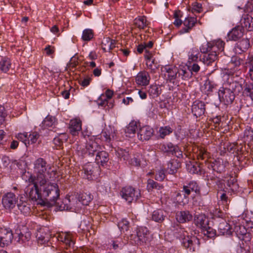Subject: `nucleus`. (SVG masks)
<instances>
[{
    "mask_svg": "<svg viewBox=\"0 0 253 253\" xmlns=\"http://www.w3.org/2000/svg\"><path fill=\"white\" fill-rule=\"evenodd\" d=\"M34 171L36 175L28 178L29 184L25 190L27 195L33 201L56 202L59 197L60 190L58 185L49 182V179L55 177L56 170L44 159L39 158L34 162Z\"/></svg>",
    "mask_w": 253,
    "mask_h": 253,
    "instance_id": "1",
    "label": "nucleus"
},
{
    "mask_svg": "<svg viewBox=\"0 0 253 253\" xmlns=\"http://www.w3.org/2000/svg\"><path fill=\"white\" fill-rule=\"evenodd\" d=\"M225 42L218 39L203 44L200 47V52L204 53L202 58V62L207 65H211L218 58L219 53L223 51Z\"/></svg>",
    "mask_w": 253,
    "mask_h": 253,
    "instance_id": "2",
    "label": "nucleus"
},
{
    "mask_svg": "<svg viewBox=\"0 0 253 253\" xmlns=\"http://www.w3.org/2000/svg\"><path fill=\"white\" fill-rule=\"evenodd\" d=\"M162 71L164 73L166 80L170 83H174V81L181 79L186 80L190 78L189 72L183 69H178L175 66H166Z\"/></svg>",
    "mask_w": 253,
    "mask_h": 253,
    "instance_id": "3",
    "label": "nucleus"
},
{
    "mask_svg": "<svg viewBox=\"0 0 253 253\" xmlns=\"http://www.w3.org/2000/svg\"><path fill=\"white\" fill-rule=\"evenodd\" d=\"M176 238L181 240V243L190 252H194L196 245L199 242L197 237L194 236H189L188 232L184 228L178 227L174 233Z\"/></svg>",
    "mask_w": 253,
    "mask_h": 253,
    "instance_id": "4",
    "label": "nucleus"
},
{
    "mask_svg": "<svg viewBox=\"0 0 253 253\" xmlns=\"http://www.w3.org/2000/svg\"><path fill=\"white\" fill-rule=\"evenodd\" d=\"M80 172L84 178L92 180L100 174V169L99 166L88 163L84 166Z\"/></svg>",
    "mask_w": 253,
    "mask_h": 253,
    "instance_id": "5",
    "label": "nucleus"
},
{
    "mask_svg": "<svg viewBox=\"0 0 253 253\" xmlns=\"http://www.w3.org/2000/svg\"><path fill=\"white\" fill-rule=\"evenodd\" d=\"M130 240H133L137 245H142L146 243L150 240V232L145 227H138L136 229V235L131 234Z\"/></svg>",
    "mask_w": 253,
    "mask_h": 253,
    "instance_id": "6",
    "label": "nucleus"
},
{
    "mask_svg": "<svg viewBox=\"0 0 253 253\" xmlns=\"http://www.w3.org/2000/svg\"><path fill=\"white\" fill-rule=\"evenodd\" d=\"M238 228L241 229H243V231H240V233L244 236V238L239 243V246L237 249V253H250V235L249 233L244 232L245 228L244 226H235V231L237 233L238 232Z\"/></svg>",
    "mask_w": 253,
    "mask_h": 253,
    "instance_id": "7",
    "label": "nucleus"
},
{
    "mask_svg": "<svg viewBox=\"0 0 253 253\" xmlns=\"http://www.w3.org/2000/svg\"><path fill=\"white\" fill-rule=\"evenodd\" d=\"M121 195L123 198L129 204L136 201L141 196L139 190L131 186L123 188L121 191Z\"/></svg>",
    "mask_w": 253,
    "mask_h": 253,
    "instance_id": "8",
    "label": "nucleus"
},
{
    "mask_svg": "<svg viewBox=\"0 0 253 253\" xmlns=\"http://www.w3.org/2000/svg\"><path fill=\"white\" fill-rule=\"evenodd\" d=\"M62 210H70L72 211L78 212L82 209L81 203L79 202L77 198L72 197H66L63 202V204L60 206Z\"/></svg>",
    "mask_w": 253,
    "mask_h": 253,
    "instance_id": "9",
    "label": "nucleus"
},
{
    "mask_svg": "<svg viewBox=\"0 0 253 253\" xmlns=\"http://www.w3.org/2000/svg\"><path fill=\"white\" fill-rule=\"evenodd\" d=\"M218 93L220 102L226 105L232 103L235 99V94L228 86L221 87Z\"/></svg>",
    "mask_w": 253,
    "mask_h": 253,
    "instance_id": "10",
    "label": "nucleus"
},
{
    "mask_svg": "<svg viewBox=\"0 0 253 253\" xmlns=\"http://www.w3.org/2000/svg\"><path fill=\"white\" fill-rule=\"evenodd\" d=\"M18 199V197L14 193L11 192H7L2 196V205L5 209L11 210L15 207Z\"/></svg>",
    "mask_w": 253,
    "mask_h": 253,
    "instance_id": "11",
    "label": "nucleus"
},
{
    "mask_svg": "<svg viewBox=\"0 0 253 253\" xmlns=\"http://www.w3.org/2000/svg\"><path fill=\"white\" fill-rule=\"evenodd\" d=\"M229 166L227 161L219 158L208 164V168L211 169L213 171L219 173L224 172Z\"/></svg>",
    "mask_w": 253,
    "mask_h": 253,
    "instance_id": "12",
    "label": "nucleus"
},
{
    "mask_svg": "<svg viewBox=\"0 0 253 253\" xmlns=\"http://www.w3.org/2000/svg\"><path fill=\"white\" fill-rule=\"evenodd\" d=\"M13 233L9 228L0 229V247L9 245L13 239Z\"/></svg>",
    "mask_w": 253,
    "mask_h": 253,
    "instance_id": "13",
    "label": "nucleus"
},
{
    "mask_svg": "<svg viewBox=\"0 0 253 253\" xmlns=\"http://www.w3.org/2000/svg\"><path fill=\"white\" fill-rule=\"evenodd\" d=\"M99 140L97 138H91L87 141L85 149L86 154L90 156H93L101 150V146L98 143Z\"/></svg>",
    "mask_w": 253,
    "mask_h": 253,
    "instance_id": "14",
    "label": "nucleus"
},
{
    "mask_svg": "<svg viewBox=\"0 0 253 253\" xmlns=\"http://www.w3.org/2000/svg\"><path fill=\"white\" fill-rule=\"evenodd\" d=\"M55 237L58 241L64 243L69 247H73L75 244V235L70 232L57 233Z\"/></svg>",
    "mask_w": 253,
    "mask_h": 253,
    "instance_id": "15",
    "label": "nucleus"
},
{
    "mask_svg": "<svg viewBox=\"0 0 253 253\" xmlns=\"http://www.w3.org/2000/svg\"><path fill=\"white\" fill-rule=\"evenodd\" d=\"M36 237L39 244L48 246L51 238L50 232L46 227L41 228L38 230Z\"/></svg>",
    "mask_w": 253,
    "mask_h": 253,
    "instance_id": "16",
    "label": "nucleus"
},
{
    "mask_svg": "<svg viewBox=\"0 0 253 253\" xmlns=\"http://www.w3.org/2000/svg\"><path fill=\"white\" fill-rule=\"evenodd\" d=\"M153 129L149 126H145L139 128L138 138L141 141L148 140L154 134Z\"/></svg>",
    "mask_w": 253,
    "mask_h": 253,
    "instance_id": "17",
    "label": "nucleus"
},
{
    "mask_svg": "<svg viewBox=\"0 0 253 253\" xmlns=\"http://www.w3.org/2000/svg\"><path fill=\"white\" fill-rule=\"evenodd\" d=\"M192 112L196 117H200L205 114L206 108L205 104L204 102L196 100L192 106Z\"/></svg>",
    "mask_w": 253,
    "mask_h": 253,
    "instance_id": "18",
    "label": "nucleus"
},
{
    "mask_svg": "<svg viewBox=\"0 0 253 253\" xmlns=\"http://www.w3.org/2000/svg\"><path fill=\"white\" fill-rule=\"evenodd\" d=\"M136 84L141 86H146L149 84L151 79L149 73L145 71L139 72L135 77Z\"/></svg>",
    "mask_w": 253,
    "mask_h": 253,
    "instance_id": "19",
    "label": "nucleus"
},
{
    "mask_svg": "<svg viewBox=\"0 0 253 253\" xmlns=\"http://www.w3.org/2000/svg\"><path fill=\"white\" fill-rule=\"evenodd\" d=\"M162 150L165 153L174 155L177 158H180L182 156V152L178 146L173 145L171 143H169L162 146Z\"/></svg>",
    "mask_w": 253,
    "mask_h": 253,
    "instance_id": "20",
    "label": "nucleus"
},
{
    "mask_svg": "<svg viewBox=\"0 0 253 253\" xmlns=\"http://www.w3.org/2000/svg\"><path fill=\"white\" fill-rule=\"evenodd\" d=\"M197 19L194 17H188L186 18L183 23L184 27L182 28L179 33L180 34L189 33L196 23Z\"/></svg>",
    "mask_w": 253,
    "mask_h": 253,
    "instance_id": "21",
    "label": "nucleus"
},
{
    "mask_svg": "<svg viewBox=\"0 0 253 253\" xmlns=\"http://www.w3.org/2000/svg\"><path fill=\"white\" fill-rule=\"evenodd\" d=\"M69 129L73 135H76L82 130V121L79 119L71 120L70 122Z\"/></svg>",
    "mask_w": 253,
    "mask_h": 253,
    "instance_id": "22",
    "label": "nucleus"
},
{
    "mask_svg": "<svg viewBox=\"0 0 253 253\" xmlns=\"http://www.w3.org/2000/svg\"><path fill=\"white\" fill-rule=\"evenodd\" d=\"M109 160V154L105 151L100 150L96 154L95 160L97 165H100L103 166L107 164Z\"/></svg>",
    "mask_w": 253,
    "mask_h": 253,
    "instance_id": "23",
    "label": "nucleus"
},
{
    "mask_svg": "<svg viewBox=\"0 0 253 253\" xmlns=\"http://www.w3.org/2000/svg\"><path fill=\"white\" fill-rule=\"evenodd\" d=\"M188 57L187 63L202 61L199 50L197 47L190 49L188 53Z\"/></svg>",
    "mask_w": 253,
    "mask_h": 253,
    "instance_id": "24",
    "label": "nucleus"
},
{
    "mask_svg": "<svg viewBox=\"0 0 253 253\" xmlns=\"http://www.w3.org/2000/svg\"><path fill=\"white\" fill-rule=\"evenodd\" d=\"M193 216L188 211H178L176 213V220L181 223H184L192 220Z\"/></svg>",
    "mask_w": 253,
    "mask_h": 253,
    "instance_id": "25",
    "label": "nucleus"
},
{
    "mask_svg": "<svg viewBox=\"0 0 253 253\" xmlns=\"http://www.w3.org/2000/svg\"><path fill=\"white\" fill-rule=\"evenodd\" d=\"M232 229L231 226L226 220L224 219L221 220L218 226V230L221 235H231L232 232Z\"/></svg>",
    "mask_w": 253,
    "mask_h": 253,
    "instance_id": "26",
    "label": "nucleus"
},
{
    "mask_svg": "<svg viewBox=\"0 0 253 253\" xmlns=\"http://www.w3.org/2000/svg\"><path fill=\"white\" fill-rule=\"evenodd\" d=\"M194 157H196L199 160H207L210 157V155L207 150L202 146H198L194 150Z\"/></svg>",
    "mask_w": 253,
    "mask_h": 253,
    "instance_id": "27",
    "label": "nucleus"
},
{
    "mask_svg": "<svg viewBox=\"0 0 253 253\" xmlns=\"http://www.w3.org/2000/svg\"><path fill=\"white\" fill-rule=\"evenodd\" d=\"M244 29L243 27L237 26L233 28L228 34L229 40L237 41L244 34Z\"/></svg>",
    "mask_w": 253,
    "mask_h": 253,
    "instance_id": "28",
    "label": "nucleus"
},
{
    "mask_svg": "<svg viewBox=\"0 0 253 253\" xmlns=\"http://www.w3.org/2000/svg\"><path fill=\"white\" fill-rule=\"evenodd\" d=\"M241 27L243 29L245 28L249 31L253 30V18L251 16L248 14L243 15L241 20Z\"/></svg>",
    "mask_w": 253,
    "mask_h": 253,
    "instance_id": "29",
    "label": "nucleus"
},
{
    "mask_svg": "<svg viewBox=\"0 0 253 253\" xmlns=\"http://www.w3.org/2000/svg\"><path fill=\"white\" fill-rule=\"evenodd\" d=\"M250 42L248 39H244L236 43L235 47V52L241 53L246 51L250 47Z\"/></svg>",
    "mask_w": 253,
    "mask_h": 253,
    "instance_id": "30",
    "label": "nucleus"
},
{
    "mask_svg": "<svg viewBox=\"0 0 253 253\" xmlns=\"http://www.w3.org/2000/svg\"><path fill=\"white\" fill-rule=\"evenodd\" d=\"M194 221L196 226L201 228V229L206 228L207 225L209 224L208 217L203 214L196 215L195 216Z\"/></svg>",
    "mask_w": 253,
    "mask_h": 253,
    "instance_id": "31",
    "label": "nucleus"
},
{
    "mask_svg": "<svg viewBox=\"0 0 253 253\" xmlns=\"http://www.w3.org/2000/svg\"><path fill=\"white\" fill-rule=\"evenodd\" d=\"M140 127V123L135 121H132L128 125L125 129V132L126 135L130 137L131 134H134Z\"/></svg>",
    "mask_w": 253,
    "mask_h": 253,
    "instance_id": "32",
    "label": "nucleus"
},
{
    "mask_svg": "<svg viewBox=\"0 0 253 253\" xmlns=\"http://www.w3.org/2000/svg\"><path fill=\"white\" fill-rule=\"evenodd\" d=\"M77 199L79 202L81 203L82 207V206L88 205L93 198L90 193H82L78 195Z\"/></svg>",
    "mask_w": 253,
    "mask_h": 253,
    "instance_id": "33",
    "label": "nucleus"
},
{
    "mask_svg": "<svg viewBox=\"0 0 253 253\" xmlns=\"http://www.w3.org/2000/svg\"><path fill=\"white\" fill-rule=\"evenodd\" d=\"M115 41L109 38H104L102 42L101 46L105 52H110L115 47Z\"/></svg>",
    "mask_w": 253,
    "mask_h": 253,
    "instance_id": "34",
    "label": "nucleus"
},
{
    "mask_svg": "<svg viewBox=\"0 0 253 253\" xmlns=\"http://www.w3.org/2000/svg\"><path fill=\"white\" fill-rule=\"evenodd\" d=\"M180 164L176 160H171L167 165V169L169 173L170 174H175L177 169L180 168Z\"/></svg>",
    "mask_w": 253,
    "mask_h": 253,
    "instance_id": "35",
    "label": "nucleus"
},
{
    "mask_svg": "<svg viewBox=\"0 0 253 253\" xmlns=\"http://www.w3.org/2000/svg\"><path fill=\"white\" fill-rule=\"evenodd\" d=\"M227 186L226 188H228V190L227 191L228 192L237 191L239 188L237 180L233 176H230L227 180Z\"/></svg>",
    "mask_w": 253,
    "mask_h": 253,
    "instance_id": "36",
    "label": "nucleus"
},
{
    "mask_svg": "<svg viewBox=\"0 0 253 253\" xmlns=\"http://www.w3.org/2000/svg\"><path fill=\"white\" fill-rule=\"evenodd\" d=\"M230 89L234 93L235 95H238L239 93H242L243 91V86L241 83L237 82H233L227 84Z\"/></svg>",
    "mask_w": 253,
    "mask_h": 253,
    "instance_id": "37",
    "label": "nucleus"
},
{
    "mask_svg": "<svg viewBox=\"0 0 253 253\" xmlns=\"http://www.w3.org/2000/svg\"><path fill=\"white\" fill-rule=\"evenodd\" d=\"M186 168L188 171L192 174H201V169L197 163L189 162L186 165Z\"/></svg>",
    "mask_w": 253,
    "mask_h": 253,
    "instance_id": "38",
    "label": "nucleus"
},
{
    "mask_svg": "<svg viewBox=\"0 0 253 253\" xmlns=\"http://www.w3.org/2000/svg\"><path fill=\"white\" fill-rule=\"evenodd\" d=\"M11 62L7 57H2L0 60V72L7 73L11 67Z\"/></svg>",
    "mask_w": 253,
    "mask_h": 253,
    "instance_id": "39",
    "label": "nucleus"
},
{
    "mask_svg": "<svg viewBox=\"0 0 253 253\" xmlns=\"http://www.w3.org/2000/svg\"><path fill=\"white\" fill-rule=\"evenodd\" d=\"M165 217V212L162 210L154 211L152 215V219L159 223L162 222L164 220Z\"/></svg>",
    "mask_w": 253,
    "mask_h": 253,
    "instance_id": "40",
    "label": "nucleus"
},
{
    "mask_svg": "<svg viewBox=\"0 0 253 253\" xmlns=\"http://www.w3.org/2000/svg\"><path fill=\"white\" fill-rule=\"evenodd\" d=\"M134 24L139 29H143L148 26V23L146 17L143 16L135 18L134 20Z\"/></svg>",
    "mask_w": 253,
    "mask_h": 253,
    "instance_id": "41",
    "label": "nucleus"
},
{
    "mask_svg": "<svg viewBox=\"0 0 253 253\" xmlns=\"http://www.w3.org/2000/svg\"><path fill=\"white\" fill-rule=\"evenodd\" d=\"M56 123V119L54 117L48 115L42 122V127L43 128H49L52 127Z\"/></svg>",
    "mask_w": 253,
    "mask_h": 253,
    "instance_id": "42",
    "label": "nucleus"
},
{
    "mask_svg": "<svg viewBox=\"0 0 253 253\" xmlns=\"http://www.w3.org/2000/svg\"><path fill=\"white\" fill-rule=\"evenodd\" d=\"M148 92L150 96L154 98L158 97L161 93V89L159 85L152 84L149 86Z\"/></svg>",
    "mask_w": 253,
    "mask_h": 253,
    "instance_id": "43",
    "label": "nucleus"
},
{
    "mask_svg": "<svg viewBox=\"0 0 253 253\" xmlns=\"http://www.w3.org/2000/svg\"><path fill=\"white\" fill-rule=\"evenodd\" d=\"M163 188L164 187L162 184L157 183L153 179H149L147 181V188L149 191L154 189L160 190L163 189Z\"/></svg>",
    "mask_w": 253,
    "mask_h": 253,
    "instance_id": "44",
    "label": "nucleus"
},
{
    "mask_svg": "<svg viewBox=\"0 0 253 253\" xmlns=\"http://www.w3.org/2000/svg\"><path fill=\"white\" fill-rule=\"evenodd\" d=\"M244 87L243 95L245 96H249L253 101V84H246Z\"/></svg>",
    "mask_w": 253,
    "mask_h": 253,
    "instance_id": "45",
    "label": "nucleus"
},
{
    "mask_svg": "<svg viewBox=\"0 0 253 253\" xmlns=\"http://www.w3.org/2000/svg\"><path fill=\"white\" fill-rule=\"evenodd\" d=\"M199 62H191L187 63L188 68L190 72V77L191 76V74L194 73L197 74L200 70V66L198 63Z\"/></svg>",
    "mask_w": 253,
    "mask_h": 253,
    "instance_id": "46",
    "label": "nucleus"
},
{
    "mask_svg": "<svg viewBox=\"0 0 253 253\" xmlns=\"http://www.w3.org/2000/svg\"><path fill=\"white\" fill-rule=\"evenodd\" d=\"M173 129L169 126L161 127L159 130V136L162 138H164L166 136L171 133Z\"/></svg>",
    "mask_w": 253,
    "mask_h": 253,
    "instance_id": "47",
    "label": "nucleus"
},
{
    "mask_svg": "<svg viewBox=\"0 0 253 253\" xmlns=\"http://www.w3.org/2000/svg\"><path fill=\"white\" fill-rule=\"evenodd\" d=\"M40 135L37 131H32L29 135H28V142L27 146L30 145V144H34L38 142L40 138Z\"/></svg>",
    "mask_w": 253,
    "mask_h": 253,
    "instance_id": "48",
    "label": "nucleus"
},
{
    "mask_svg": "<svg viewBox=\"0 0 253 253\" xmlns=\"http://www.w3.org/2000/svg\"><path fill=\"white\" fill-rule=\"evenodd\" d=\"M117 155L121 159L128 161L129 158V154L128 151L122 148H118L117 151Z\"/></svg>",
    "mask_w": 253,
    "mask_h": 253,
    "instance_id": "49",
    "label": "nucleus"
},
{
    "mask_svg": "<svg viewBox=\"0 0 253 253\" xmlns=\"http://www.w3.org/2000/svg\"><path fill=\"white\" fill-rule=\"evenodd\" d=\"M19 240H21L22 242H26L30 240L31 237V233L28 231H20L18 233Z\"/></svg>",
    "mask_w": 253,
    "mask_h": 253,
    "instance_id": "50",
    "label": "nucleus"
},
{
    "mask_svg": "<svg viewBox=\"0 0 253 253\" xmlns=\"http://www.w3.org/2000/svg\"><path fill=\"white\" fill-rule=\"evenodd\" d=\"M146 65L148 69L152 73H155L156 70L158 68V64L156 62L155 58L146 61Z\"/></svg>",
    "mask_w": 253,
    "mask_h": 253,
    "instance_id": "51",
    "label": "nucleus"
},
{
    "mask_svg": "<svg viewBox=\"0 0 253 253\" xmlns=\"http://www.w3.org/2000/svg\"><path fill=\"white\" fill-rule=\"evenodd\" d=\"M93 31L89 29H86L83 31L82 39L84 41H89L93 37Z\"/></svg>",
    "mask_w": 253,
    "mask_h": 253,
    "instance_id": "52",
    "label": "nucleus"
},
{
    "mask_svg": "<svg viewBox=\"0 0 253 253\" xmlns=\"http://www.w3.org/2000/svg\"><path fill=\"white\" fill-rule=\"evenodd\" d=\"M224 148L225 151L234 154L238 151V147L236 144L227 143L224 144Z\"/></svg>",
    "mask_w": 253,
    "mask_h": 253,
    "instance_id": "53",
    "label": "nucleus"
},
{
    "mask_svg": "<svg viewBox=\"0 0 253 253\" xmlns=\"http://www.w3.org/2000/svg\"><path fill=\"white\" fill-rule=\"evenodd\" d=\"M129 222L126 219H123L118 222V226L122 232L127 231L129 229Z\"/></svg>",
    "mask_w": 253,
    "mask_h": 253,
    "instance_id": "54",
    "label": "nucleus"
},
{
    "mask_svg": "<svg viewBox=\"0 0 253 253\" xmlns=\"http://www.w3.org/2000/svg\"><path fill=\"white\" fill-rule=\"evenodd\" d=\"M244 138L246 141L253 140V130L251 127H247L244 131Z\"/></svg>",
    "mask_w": 253,
    "mask_h": 253,
    "instance_id": "55",
    "label": "nucleus"
},
{
    "mask_svg": "<svg viewBox=\"0 0 253 253\" xmlns=\"http://www.w3.org/2000/svg\"><path fill=\"white\" fill-rule=\"evenodd\" d=\"M202 230L204 234L207 236L208 237L212 238L215 235V231L213 228L210 227L209 224L207 225L206 228H203Z\"/></svg>",
    "mask_w": 253,
    "mask_h": 253,
    "instance_id": "56",
    "label": "nucleus"
},
{
    "mask_svg": "<svg viewBox=\"0 0 253 253\" xmlns=\"http://www.w3.org/2000/svg\"><path fill=\"white\" fill-rule=\"evenodd\" d=\"M191 191H194L196 193L200 194V188L198 183L194 181H192L186 184Z\"/></svg>",
    "mask_w": 253,
    "mask_h": 253,
    "instance_id": "57",
    "label": "nucleus"
},
{
    "mask_svg": "<svg viewBox=\"0 0 253 253\" xmlns=\"http://www.w3.org/2000/svg\"><path fill=\"white\" fill-rule=\"evenodd\" d=\"M19 211L24 215H28L30 213L31 209L26 203H22L18 205Z\"/></svg>",
    "mask_w": 253,
    "mask_h": 253,
    "instance_id": "58",
    "label": "nucleus"
},
{
    "mask_svg": "<svg viewBox=\"0 0 253 253\" xmlns=\"http://www.w3.org/2000/svg\"><path fill=\"white\" fill-rule=\"evenodd\" d=\"M111 245L113 248L116 250L122 248L124 243L121 238H117L116 240L111 241Z\"/></svg>",
    "mask_w": 253,
    "mask_h": 253,
    "instance_id": "59",
    "label": "nucleus"
},
{
    "mask_svg": "<svg viewBox=\"0 0 253 253\" xmlns=\"http://www.w3.org/2000/svg\"><path fill=\"white\" fill-rule=\"evenodd\" d=\"M181 191H176L175 192V199L176 202L179 204L184 203L185 200L186 201L187 200L186 197H184V195L183 193H181Z\"/></svg>",
    "mask_w": 253,
    "mask_h": 253,
    "instance_id": "60",
    "label": "nucleus"
},
{
    "mask_svg": "<svg viewBox=\"0 0 253 253\" xmlns=\"http://www.w3.org/2000/svg\"><path fill=\"white\" fill-rule=\"evenodd\" d=\"M16 138L19 140L23 142L25 145L27 147V144H29L28 142V133H19L16 135Z\"/></svg>",
    "mask_w": 253,
    "mask_h": 253,
    "instance_id": "61",
    "label": "nucleus"
},
{
    "mask_svg": "<svg viewBox=\"0 0 253 253\" xmlns=\"http://www.w3.org/2000/svg\"><path fill=\"white\" fill-rule=\"evenodd\" d=\"M216 185L219 191L222 192H227L228 190V188H226L225 186L224 181L222 179H218L216 182ZM220 193V191L218 192Z\"/></svg>",
    "mask_w": 253,
    "mask_h": 253,
    "instance_id": "62",
    "label": "nucleus"
},
{
    "mask_svg": "<svg viewBox=\"0 0 253 253\" xmlns=\"http://www.w3.org/2000/svg\"><path fill=\"white\" fill-rule=\"evenodd\" d=\"M76 153L79 156L84 157L86 154V149L84 150V146L80 144H77L76 148Z\"/></svg>",
    "mask_w": 253,
    "mask_h": 253,
    "instance_id": "63",
    "label": "nucleus"
},
{
    "mask_svg": "<svg viewBox=\"0 0 253 253\" xmlns=\"http://www.w3.org/2000/svg\"><path fill=\"white\" fill-rule=\"evenodd\" d=\"M248 63L249 64V74L251 80L253 81V57L249 58Z\"/></svg>",
    "mask_w": 253,
    "mask_h": 253,
    "instance_id": "64",
    "label": "nucleus"
}]
</instances>
